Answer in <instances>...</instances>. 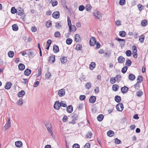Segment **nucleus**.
Listing matches in <instances>:
<instances>
[{
  "label": "nucleus",
  "mask_w": 148,
  "mask_h": 148,
  "mask_svg": "<svg viewBox=\"0 0 148 148\" xmlns=\"http://www.w3.org/2000/svg\"><path fill=\"white\" fill-rule=\"evenodd\" d=\"M141 81H138L134 85V87L136 89H138L140 87V83Z\"/></svg>",
  "instance_id": "25"
},
{
  "label": "nucleus",
  "mask_w": 148,
  "mask_h": 148,
  "mask_svg": "<svg viewBox=\"0 0 148 148\" xmlns=\"http://www.w3.org/2000/svg\"><path fill=\"white\" fill-rule=\"evenodd\" d=\"M91 7H92L90 5L88 4L86 6L85 9L87 11H89L90 10Z\"/></svg>",
  "instance_id": "41"
},
{
  "label": "nucleus",
  "mask_w": 148,
  "mask_h": 148,
  "mask_svg": "<svg viewBox=\"0 0 148 148\" xmlns=\"http://www.w3.org/2000/svg\"><path fill=\"white\" fill-rule=\"evenodd\" d=\"M116 81V79L115 77H112L110 79V82L112 84H114L115 82Z\"/></svg>",
  "instance_id": "42"
},
{
  "label": "nucleus",
  "mask_w": 148,
  "mask_h": 148,
  "mask_svg": "<svg viewBox=\"0 0 148 148\" xmlns=\"http://www.w3.org/2000/svg\"><path fill=\"white\" fill-rule=\"evenodd\" d=\"M114 132L112 130H110L107 133V135L110 137H112L114 136Z\"/></svg>",
  "instance_id": "22"
},
{
  "label": "nucleus",
  "mask_w": 148,
  "mask_h": 148,
  "mask_svg": "<svg viewBox=\"0 0 148 148\" xmlns=\"http://www.w3.org/2000/svg\"><path fill=\"white\" fill-rule=\"evenodd\" d=\"M103 114H100L97 117V120L99 121H101L103 119Z\"/></svg>",
  "instance_id": "28"
},
{
  "label": "nucleus",
  "mask_w": 148,
  "mask_h": 148,
  "mask_svg": "<svg viewBox=\"0 0 148 148\" xmlns=\"http://www.w3.org/2000/svg\"><path fill=\"white\" fill-rule=\"evenodd\" d=\"M145 39V36L143 35H142L140 37L139 39V40L140 42L141 43H143Z\"/></svg>",
  "instance_id": "38"
},
{
  "label": "nucleus",
  "mask_w": 148,
  "mask_h": 148,
  "mask_svg": "<svg viewBox=\"0 0 148 148\" xmlns=\"http://www.w3.org/2000/svg\"><path fill=\"white\" fill-rule=\"evenodd\" d=\"M71 30H70V29L69 28L70 32H71L72 31L73 32H75L76 31V27L75 26L73 25H71Z\"/></svg>",
  "instance_id": "46"
},
{
  "label": "nucleus",
  "mask_w": 148,
  "mask_h": 148,
  "mask_svg": "<svg viewBox=\"0 0 148 148\" xmlns=\"http://www.w3.org/2000/svg\"><path fill=\"white\" fill-rule=\"evenodd\" d=\"M90 145L89 143H87L84 146V148H90Z\"/></svg>",
  "instance_id": "64"
},
{
  "label": "nucleus",
  "mask_w": 148,
  "mask_h": 148,
  "mask_svg": "<svg viewBox=\"0 0 148 148\" xmlns=\"http://www.w3.org/2000/svg\"><path fill=\"white\" fill-rule=\"evenodd\" d=\"M125 3V0H120L119 2V3L121 5H124Z\"/></svg>",
  "instance_id": "50"
},
{
  "label": "nucleus",
  "mask_w": 148,
  "mask_h": 148,
  "mask_svg": "<svg viewBox=\"0 0 148 148\" xmlns=\"http://www.w3.org/2000/svg\"><path fill=\"white\" fill-rule=\"evenodd\" d=\"M28 52V55L29 57L31 56L33 54V51L30 49H28L27 50Z\"/></svg>",
  "instance_id": "54"
},
{
  "label": "nucleus",
  "mask_w": 148,
  "mask_h": 148,
  "mask_svg": "<svg viewBox=\"0 0 148 148\" xmlns=\"http://www.w3.org/2000/svg\"><path fill=\"white\" fill-rule=\"evenodd\" d=\"M86 86L87 89H90L91 87V84L90 82L87 83L86 85Z\"/></svg>",
  "instance_id": "45"
},
{
  "label": "nucleus",
  "mask_w": 148,
  "mask_h": 148,
  "mask_svg": "<svg viewBox=\"0 0 148 148\" xmlns=\"http://www.w3.org/2000/svg\"><path fill=\"white\" fill-rule=\"evenodd\" d=\"M61 106L63 107H67V105L66 104V103L65 101H62L60 103Z\"/></svg>",
  "instance_id": "52"
},
{
  "label": "nucleus",
  "mask_w": 148,
  "mask_h": 148,
  "mask_svg": "<svg viewBox=\"0 0 148 148\" xmlns=\"http://www.w3.org/2000/svg\"><path fill=\"white\" fill-rule=\"evenodd\" d=\"M25 91L23 90H22L18 93V97H20L24 96L25 95Z\"/></svg>",
  "instance_id": "19"
},
{
  "label": "nucleus",
  "mask_w": 148,
  "mask_h": 148,
  "mask_svg": "<svg viewBox=\"0 0 148 148\" xmlns=\"http://www.w3.org/2000/svg\"><path fill=\"white\" fill-rule=\"evenodd\" d=\"M80 40V37L79 34H77L75 35V40L76 42H79Z\"/></svg>",
  "instance_id": "17"
},
{
  "label": "nucleus",
  "mask_w": 148,
  "mask_h": 148,
  "mask_svg": "<svg viewBox=\"0 0 148 148\" xmlns=\"http://www.w3.org/2000/svg\"><path fill=\"white\" fill-rule=\"evenodd\" d=\"M15 145L17 147H21L23 145V143L21 141H18L15 142Z\"/></svg>",
  "instance_id": "10"
},
{
  "label": "nucleus",
  "mask_w": 148,
  "mask_h": 148,
  "mask_svg": "<svg viewBox=\"0 0 148 148\" xmlns=\"http://www.w3.org/2000/svg\"><path fill=\"white\" fill-rule=\"evenodd\" d=\"M92 136V134L91 132H88L86 136V138H91Z\"/></svg>",
  "instance_id": "37"
},
{
  "label": "nucleus",
  "mask_w": 148,
  "mask_h": 148,
  "mask_svg": "<svg viewBox=\"0 0 148 148\" xmlns=\"http://www.w3.org/2000/svg\"><path fill=\"white\" fill-rule=\"evenodd\" d=\"M121 77V75H116L115 78L116 79V80L118 82H119L120 80V78Z\"/></svg>",
  "instance_id": "59"
},
{
  "label": "nucleus",
  "mask_w": 148,
  "mask_h": 148,
  "mask_svg": "<svg viewBox=\"0 0 148 148\" xmlns=\"http://www.w3.org/2000/svg\"><path fill=\"white\" fill-rule=\"evenodd\" d=\"M95 67V64L94 62H92L90 65V68L91 70H92Z\"/></svg>",
  "instance_id": "29"
},
{
  "label": "nucleus",
  "mask_w": 148,
  "mask_h": 148,
  "mask_svg": "<svg viewBox=\"0 0 148 148\" xmlns=\"http://www.w3.org/2000/svg\"><path fill=\"white\" fill-rule=\"evenodd\" d=\"M115 40L119 42L120 43L121 46L123 47L124 46L125 42V40L117 38H115Z\"/></svg>",
  "instance_id": "2"
},
{
  "label": "nucleus",
  "mask_w": 148,
  "mask_h": 148,
  "mask_svg": "<svg viewBox=\"0 0 148 148\" xmlns=\"http://www.w3.org/2000/svg\"><path fill=\"white\" fill-rule=\"evenodd\" d=\"M23 103L22 99H20L17 103V104L19 106H21Z\"/></svg>",
  "instance_id": "53"
},
{
  "label": "nucleus",
  "mask_w": 148,
  "mask_h": 148,
  "mask_svg": "<svg viewBox=\"0 0 148 148\" xmlns=\"http://www.w3.org/2000/svg\"><path fill=\"white\" fill-rule=\"evenodd\" d=\"M127 69V66H124L122 69L121 72L123 73H126Z\"/></svg>",
  "instance_id": "40"
},
{
  "label": "nucleus",
  "mask_w": 148,
  "mask_h": 148,
  "mask_svg": "<svg viewBox=\"0 0 148 148\" xmlns=\"http://www.w3.org/2000/svg\"><path fill=\"white\" fill-rule=\"evenodd\" d=\"M125 58L122 56H119L118 58V60L119 63H122L125 61Z\"/></svg>",
  "instance_id": "14"
},
{
  "label": "nucleus",
  "mask_w": 148,
  "mask_h": 148,
  "mask_svg": "<svg viewBox=\"0 0 148 148\" xmlns=\"http://www.w3.org/2000/svg\"><path fill=\"white\" fill-rule=\"evenodd\" d=\"M78 119V114L77 113H75L73 114L72 116V119L73 121L77 120Z\"/></svg>",
  "instance_id": "36"
},
{
  "label": "nucleus",
  "mask_w": 148,
  "mask_h": 148,
  "mask_svg": "<svg viewBox=\"0 0 148 148\" xmlns=\"http://www.w3.org/2000/svg\"><path fill=\"white\" fill-rule=\"evenodd\" d=\"M52 16L54 18H58L60 16V13L58 11H55L53 13Z\"/></svg>",
  "instance_id": "5"
},
{
  "label": "nucleus",
  "mask_w": 148,
  "mask_h": 148,
  "mask_svg": "<svg viewBox=\"0 0 148 148\" xmlns=\"http://www.w3.org/2000/svg\"><path fill=\"white\" fill-rule=\"evenodd\" d=\"M61 61L62 64L66 63L67 62L66 58L64 56L61 58Z\"/></svg>",
  "instance_id": "23"
},
{
  "label": "nucleus",
  "mask_w": 148,
  "mask_h": 148,
  "mask_svg": "<svg viewBox=\"0 0 148 148\" xmlns=\"http://www.w3.org/2000/svg\"><path fill=\"white\" fill-rule=\"evenodd\" d=\"M23 10L21 8H18L17 10V14L19 15H22L23 14Z\"/></svg>",
  "instance_id": "7"
},
{
  "label": "nucleus",
  "mask_w": 148,
  "mask_h": 148,
  "mask_svg": "<svg viewBox=\"0 0 148 148\" xmlns=\"http://www.w3.org/2000/svg\"><path fill=\"white\" fill-rule=\"evenodd\" d=\"M67 21H68V26L69 27V28L70 30L71 29V21L70 20V18L69 16L67 17Z\"/></svg>",
  "instance_id": "26"
},
{
  "label": "nucleus",
  "mask_w": 148,
  "mask_h": 148,
  "mask_svg": "<svg viewBox=\"0 0 148 148\" xmlns=\"http://www.w3.org/2000/svg\"><path fill=\"white\" fill-rule=\"evenodd\" d=\"M121 90L123 93H125L128 91V88L126 86H124L121 88Z\"/></svg>",
  "instance_id": "13"
},
{
  "label": "nucleus",
  "mask_w": 148,
  "mask_h": 148,
  "mask_svg": "<svg viewBox=\"0 0 148 148\" xmlns=\"http://www.w3.org/2000/svg\"><path fill=\"white\" fill-rule=\"evenodd\" d=\"M53 51L55 53H57L59 52V49L58 46L56 45H54L53 47Z\"/></svg>",
  "instance_id": "16"
},
{
  "label": "nucleus",
  "mask_w": 148,
  "mask_h": 148,
  "mask_svg": "<svg viewBox=\"0 0 148 148\" xmlns=\"http://www.w3.org/2000/svg\"><path fill=\"white\" fill-rule=\"evenodd\" d=\"M73 110V108L72 105L69 106L67 107L66 111L68 112L71 113L72 112Z\"/></svg>",
  "instance_id": "9"
},
{
  "label": "nucleus",
  "mask_w": 148,
  "mask_h": 148,
  "mask_svg": "<svg viewBox=\"0 0 148 148\" xmlns=\"http://www.w3.org/2000/svg\"><path fill=\"white\" fill-rule=\"evenodd\" d=\"M73 148H80L79 145L77 143L74 144L73 146Z\"/></svg>",
  "instance_id": "60"
},
{
  "label": "nucleus",
  "mask_w": 148,
  "mask_h": 148,
  "mask_svg": "<svg viewBox=\"0 0 148 148\" xmlns=\"http://www.w3.org/2000/svg\"><path fill=\"white\" fill-rule=\"evenodd\" d=\"M136 52L137 51H133L132 52L133 56L135 58H137V55Z\"/></svg>",
  "instance_id": "58"
},
{
  "label": "nucleus",
  "mask_w": 148,
  "mask_h": 148,
  "mask_svg": "<svg viewBox=\"0 0 148 148\" xmlns=\"http://www.w3.org/2000/svg\"><path fill=\"white\" fill-rule=\"evenodd\" d=\"M12 86V84L10 82H8L5 86V89L9 90L10 89Z\"/></svg>",
  "instance_id": "11"
},
{
  "label": "nucleus",
  "mask_w": 148,
  "mask_h": 148,
  "mask_svg": "<svg viewBox=\"0 0 148 148\" xmlns=\"http://www.w3.org/2000/svg\"><path fill=\"white\" fill-rule=\"evenodd\" d=\"M116 108L117 110L121 112L123 110V106L122 103H119L116 106Z\"/></svg>",
  "instance_id": "1"
},
{
  "label": "nucleus",
  "mask_w": 148,
  "mask_h": 148,
  "mask_svg": "<svg viewBox=\"0 0 148 148\" xmlns=\"http://www.w3.org/2000/svg\"><path fill=\"white\" fill-rule=\"evenodd\" d=\"M72 42V40L70 38H68L66 40V42L68 45H69L71 44Z\"/></svg>",
  "instance_id": "35"
},
{
  "label": "nucleus",
  "mask_w": 148,
  "mask_h": 148,
  "mask_svg": "<svg viewBox=\"0 0 148 148\" xmlns=\"http://www.w3.org/2000/svg\"><path fill=\"white\" fill-rule=\"evenodd\" d=\"M82 48V45L80 44L77 45L76 47V49L77 50H81Z\"/></svg>",
  "instance_id": "49"
},
{
  "label": "nucleus",
  "mask_w": 148,
  "mask_h": 148,
  "mask_svg": "<svg viewBox=\"0 0 148 148\" xmlns=\"http://www.w3.org/2000/svg\"><path fill=\"white\" fill-rule=\"evenodd\" d=\"M65 90L64 89H62L60 90L58 92V95L60 97H62L65 94Z\"/></svg>",
  "instance_id": "6"
},
{
  "label": "nucleus",
  "mask_w": 148,
  "mask_h": 148,
  "mask_svg": "<svg viewBox=\"0 0 148 148\" xmlns=\"http://www.w3.org/2000/svg\"><path fill=\"white\" fill-rule=\"evenodd\" d=\"M96 99V97L95 96H91L89 99V102L91 103H93L95 101Z\"/></svg>",
  "instance_id": "12"
},
{
  "label": "nucleus",
  "mask_w": 148,
  "mask_h": 148,
  "mask_svg": "<svg viewBox=\"0 0 148 148\" xmlns=\"http://www.w3.org/2000/svg\"><path fill=\"white\" fill-rule=\"evenodd\" d=\"M11 12L12 14H14L16 13H17V10L14 7L12 8L11 10Z\"/></svg>",
  "instance_id": "39"
},
{
  "label": "nucleus",
  "mask_w": 148,
  "mask_h": 148,
  "mask_svg": "<svg viewBox=\"0 0 148 148\" xmlns=\"http://www.w3.org/2000/svg\"><path fill=\"white\" fill-rule=\"evenodd\" d=\"M115 101L118 103H119L121 101V98L120 96L118 95L116 96L114 98Z\"/></svg>",
  "instance_id": "24"
},
{
  "label": "nucleus",
  "mask_w": 148,
  "mask_h": 148,
  "mask_svg": "<svg viewBox=\"0 0 148 148\" xmlns=\"http://www.w3.org/2000/svg\"><path fill=\"white\" fill-rule=\"evenodd\" d=\"M61 105L60 103L58 101H57L54 104V108L55 109L58 110L60 109Z\"/></svg>",
  "instance_id": "4"
},
{
  "label": "nucleus",
  "mask_w": 148,
  "mask_h": 148,
  "mask_svg": "<svg viewBox=\"0 0 148 148\" xmlns=\"http://www.w3.org/2000/svg\"><path fill=\"white\" fill-rule=\"evenodd\" d=\"M8 56L10 58H12L14 55V52L12 51H10L8 53Z\"/></svg>",
  "instance_id": "31"
},
{
  "label": "nucleus",
  "mask_w": 148,
  "mask_h": 148,
  "mask_svg": "<svg viewBox=\"0 0 148 148\" xmlns=\"http://www.w3.org/2000/svg\"><path fill=\"white\" fill-rule=\"evenodd\" d=\"M96 41L95 38L91 37L90 39L89 43L91 46H93L96 44Z\"/></svg>",
  "instance_id": "3"
},
{
  "label": "nucleus",
  "mask_w": 148,
  "mask_h": 148,
  "mask_svg": "<svg viewBox=\"0 0 148 148\" xmlns=\"http://www.w3.org/2000/svg\"><path fill=\"white\" fill-rule=\"evenodd\" d=\"M115 142L116 144H118L121 143V142L120 140L118 139L117 138H116L115 139Z\"/></svg>",
  "instance_id": "56"
},
{
  "label": "nucleus",
  "mask_w": 148,
  "mask_h": 148,
  "mask_svg": "<svg viewBox=\"0 0 148 148\" xmlns=\"http://www.w3.org/2000/svg\"><path fill=\"white\" fill-rule=\"evenodd\" d=\"M49 62H54L55 61V56H50L49 59Z\"/></svg>",
  "instance_id": "30"
},
{
  "label": "nucleus",
  "mask_w": 148,
  "mask_h": 148,
  "mask_svg": "<svg viewBox=\"0 0 148 148\" xmlns=\"http://www.w3.org/2000/svg\"><path fill=\"white\" fill-rule=\"evenodd\" d=\"M55 37H59L60 36V34L59 32H56L54 34Z\"/></svg>",
  "instance_id": "48"
},
{
  "label": "nucleus",
  "mask_w": 148,
  "mask_h": 148,
  "mask_svg": "<svg viewBox=\"0 0 148 148\" xmlns=\"http://www.w3.org/2000/svg\"><path fill=\"white\" fill-rule=\"evenodd\" d=\"M131 64L132 62L131 61L130 59H127L125 63V65H126V66H130L131 65Z\"/></svg>",
  "instance_id": "34"
},
{
  "label": "nucleus",
  "mask_w": 148,
  "mask_h": 148,
  "mask_svg": "<svg viewBox=\"0 0 148 148\" xmlns=\"http://www.w3.org/2000/svg\"><path fill=\"white\" fill-rule=\"evenodd\" d=\"M83 105V104H80L78 105L77 108L79 110H80L82 109V108Z\"/></svg>",
  "instance_id": "62"
},
{
  "label": "nucleus",
  "mask_w": 148,
  "mask_h": 148,
  "mask_svg": "<svg viewBox=\"0 0 148 148\" xmlns=\"http://www.w3.org/2000/svg\"><path fill=\"white\" fill-rule=\"evenodd\" d=\"M125 53L127 56H130L132 54L131 51L130 50H127Z\"/></svg>",
  "instance_id": "47"
},
{
  "label": "nucleus",
  "mask_w": 148,
  "mask_h": 148,
  "mask_svg": "<svg viewBox=\"0 0 148 148\" xmlns=\"http://www.w3.org/2000/svg\"><path fill=\"white\" fill-rule=\"evenodd\" d=\"M19 69L21 70L22 71L25 68V66L23 64L20 63L18 66Z\"/></svg>",
  "instance_id": "18"
},
{
  "label": "nucleus",
  "mask_w": 148,
  "mask_h": 148,
  "mask_svg": "<svg viewBox=\"0 0 148 148\" xmlns=\"http://www.w3.org/2000/svg\"><path fill=\"white\" fill-rule=\"evenodd\" d=\"M143 95V92L141 91H139L137 92V95L140 97Z\"/></svg>",
  "instance_id": "63"
},
{
  "label": "nucleus",
  "mask_w": 148,
  "mask_h": 148,
  "mask_svg": "<svg viewBox=\"0 0 148 148\" xmlns=\"http://www.w3.org/2000/svg\"><path fill=\"white\" fill-rule=\"evenodd\" d=\"M129 79L131 81L134 80L135 78V76L132 74H131L129 75Z\"/></svg>",
  "instance_id": "21"
},
{
  "label": "nucleus",
  "mask_w": 148,
  "mask_h": 148,
  "mask_svg": "<svg viewBox=\"0 0 148 148\" xmlns=\"http://www.w3.org/2000/svg\"><path fill=\"white\" fill-rule=\"evenodd\" d=\"M10 123H11L10 119V118H9L8 119V121L7 123L4 126V127L5 129V130H6L10 127Z\"/></svg>",
  "instance_id": "8"
},
{
  "label": "nucleus",
  "mask_w": 148,
  "mask_h": 148,
  "mask_svg": "<svg viewBox=\"0 0 148 148\" xmlns=\"http://www.w3.org/2000/svg\"><path fill=\"white\" fill-rule=\"evenodd\" d=\"M118 88L119 86L117 84H114L112 86L113 90L115 91H116L118 90Z\"/></svg>",
  "instance_id": "32"
},
{
  "label": "nucleus",
  "mask_w": 148,
  "mask_h": 148,
  "mask_svg": "<svg viewBox=\"0 0 148 148\" xmlns=\"http://www.w3.org/2000/svg\"><path fill=\"white\" fill-rule=\"evenodd\" d=\"M12 29L14 31H17L18 29V27L16 24H14L12 25Z\"/></svg>",
  "instance_id": "33"
},
{
  "label": "nucleus",
  "mask_w": 148,
  "mask_h": 148,
  "mask_svg": "<svg viewBox=\"0 0 148 148\" xmlns=\"http://www.w3.org/2000/svg\"><path fill=\"white\" fill-rule=\"evenodd\" d=\"M51 21H47L46 24V26L47 27H51Z\"/></svg>",
  "instance_id": "44"
},
{
  "label": "nucleus",
  "mask_w": 148,
  "mask_h": 148,
  "mask_svg": "<svg viewBox=\"0 0 148 148\" xmlns=\"http://www.w3.org/2000/svg\"><path fill=\"white\" fill-rule=\"evenodd\" d=\"M126 35V32L124 31H121L119 32V35L122 37H125Z\"/></svg>",
  "instance_id": "27"
},
{
  "label": "nucleus",
  "mask_w": 148,
  "mask_h": 148,
  "mask_svg": "<svg viewBox=\"0 0 148 148\" xmlns=\"http://www.w3.org/2000/svg\"><path fill=\"white\" fill-rule=\"evenodd\" d=\"M31 30L32 32H35L36 31L37 29L35 26H33L31 27Z\"/></svg>",
  "instance_id": "61"
},
{
  "label": "nucleus",
  "mask_w": 148,
  "mask_h": 148,
  "mask_svg": "<svg viewBox=\"0 0 148 148\" xmlns=\"http://www.w3.org/2000/svg\"><path fill=\"white\" fill-rule=\"evenodd\" d=\"M86 98V96L84 95H80L79 97V99L81 100H84Z\"/></svg>",
  "instance_id": "57"
},
{
  "label": "nucleus",
  "mask_w": 148,
  "mask_h": 148,
  "mask_svg": "<svg viewBox=\"0 0 148 148\" xmlns=\"http://www.w3.org/2000/svg\"><path fill=\"white\" fill-rule=\"evenodd\" d=\"M99 12L97 11L94 13V15L95 16L97 17L98 19H100L101 18V14H99Z\"/></svg>",
  "instance_id": "20"
},
{
  "label": "nucleus",
  "mask_w": 148,
  "mask_h": 148,
  "mask_svg": "<svg viewBox=\"0 0 148 148\" xmlns=\"http://www.w3.org/2000/svg\"><path fill=\"white\" fill-rule=\"evenodd\" d=\"M147 24V22L146 20H144L142 21L141 23V25L142 26H145Z\"/></svg>",
  "instance_id": "43"
},
{
  "label": "nucleus",
  "mask_w": 148,
  "mask_h": 148,
  "mask_svg": "<svg viewBox=\"0 0 148 148\" xmlns=\"http://www.w3.org/2000/svg\"><path fill=\"white\" fill-rule=\"evenodd\" d=\"M138 10L140 11H141L143 9V6L141 4H139L138 5Z\"/></svg>",
  "instance_id": "55"
},
{
  "label": "nucleus",
  "mask_w": 148,
  "mask_h": 148,
  "mask_svg": "<svg viewBox=\"0 0 148 148\" xmlns=\"http://www.w3.org/2000/svg\"><path fill=\"white\" fill-rule=\"evenodd\" d=\"M31 70L27 69H26L24 71V74L25 75L28 76L31 73Z\"/></svg>",
  "instance_id": "15"
},
{
  "label": "nucleus",
  "mask_w": 148,
  "mask_h": 148,
  "mask_svg": "<svg viewBox=\"0 0 148 148\" xmlns=\"http://www.w3.org/2000/svg\"><path fill=\"white\" fill-rule=\"evenodd\" d=\"M85 7L83 5H81L79 7V10L80 11H83Z\"/></svg>",
  "instance_id": "51"
}]
</instances>
